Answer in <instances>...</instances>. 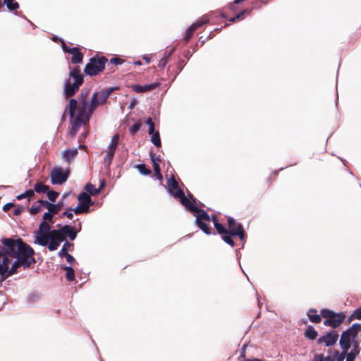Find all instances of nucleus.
I'll return each instance as SVG.
<instances>
[{"instance_id":"nucleus-1","label":"nucleus","mask_w":361,"mask_h":361,"mask_svg":"<svg viewBox=\"0 0 361 361\" xmlns=\"http://www.w3.org/2000/svg\"><path fill=\"white\" fill-rule=\"evenodd\" d=\"M113 88H106L99 92H96L92 96L89 102L90 90H83L80 92L78 100L71 99L66 106L63 116L68 114L71 117V128L69 134L75 137L80 128L83 126L85 129L88 127V123L94 111L99 106L105 104L112 93Z\"/></svg>"},{"instance_id":"nucleus-2","label":"nucleus","mask_w":361,"mask_h":361,"mask_svg":"<svg viewBox=\"0 0 361 361\" xmlns=\"http://www.w3.org/2000/svg\"><path fill=\"white\" fill-rule=\"evenodd\" d=\"M212 222L217 233L221 235V238L225 243L232 247L235 246L233 237L238 236L240 240H243L245 233L243 225L237 222L233 218L229 217L227 220L228 228L217 220L216 215H212Z\"/></svg>"},{"instance_id":"nucleus-3","label":"nucleus","mask_w":361,"mask_h":361,"mask_svg":"<svg viewBox=\"0 0 361 361\" xmlns=\"http://www.w3.org/2000/svg\"><path fill=\"white\" fill-rule=\"evenodd\" d=\"M84 82L83 75L78 66H69V78L64 84V94L71 97L78 91Z\"/></svg>"},{"instance_id":"nucleus-4","label":"nucleus","mask_w":361,"mask_h":361,"mask_svg":"<svg viewBox=\"0 0 361 361\" xmlns=\"http://www.w3.org/2000/svg\"><path fill=\"white\" fill-rule=\"evenodd\" d=\"M168 192L173 196L174 198L178 199L180 202L185 208L192 203H195V198L192 195L188 194V197H185L184 192L179 188L178 182L173 176H171L166 182Z\"/></svg>"},{"instance_id":"nucleus-5","label":"nucleus","mask_w":361,"mask_h":361,"mask_svg":"<svg viewBox=\"0 0 361 361\" xmlns=\"http://www.w3.org/2000/svg\"><path fill=\"white\" fill-rule=\"evenodd\" d=\"M186 209L192 213L197 214L196 215V224L206 234H211V228L208 224L212 221V216L210 217L207 212L198 208L196 202L192 203Z\"/></svg>"},{"instance_id":"nucleus-6","label":"nucleus","mask_w":361,"mask_h":361,"mask_svg":"<svg viewBox=\"0 0 361 361\" xmlns=\"http://www.w3.org/2000/svg\"><path fill=\"white\" fill-rule=\"evenodd\" d=\"M361 331V324H354L347 330L344 331L341 336L339 344L344 353H347L351 346V343L357 341L356 340L358 333Z\"/></svg>"},{"instance_id":"nucleus-7","label":"nucleus","mask_w":361,"mask_h":361,"mask_svg":"<svg viewBox=\"0 0 361 361\" xmlns=\"http://www.w3.org/2000/svg\"><path fill=\"white\" fill-rule=\"evenodd\" d=\"M320 313L322 317L325 319L324 325L333 329L339 327L346 317L345 312L336 313L329 309H323Z\"/></svg>"},{"instance_id":"nucleus-8","label":"nucleus","mask_w":361,"mask_h":361,"mask_svg":"<svg viewBox=\"0 0 361 361\" xmlns=\"http://www.w3.org/2000/svg\"><path fill=\"white\" fill-rule=\"evenodd\" d=\"M108 61L105 56L96 55L90 59L86 64L85 73L90 76H94L101 73L105 68V64Z\"/></svg>"},{"instance_id":"nucleus-9","label":"nucleus","mask_w":361,"mask_h":361,"mask_svg":"<svg viewBox=\"0 0 361 361\" xmlns=\"http://www.w3.org/2000/svg\"><path fill=\"white\" fill-rule=\"evenodd\" d=\"M70 176L69 168L63 169L61 166H55L49 173L50 180L53 185H62L68 180Z\"/></svg>"},{"instance_id":"nucleus-10","label":"nucleus","mask_w":361,"mask_h":361,"mask_svg":"<svg viewBox=\"0 0 361 361\" xmlns=\"http://www.w3.org/2000/svg\"><path fill=\"white\" fill-rule=\"evenodd\" d=\"M118 140L119 135L116 133L112 137L110 144L109 145L107 149L104 152V153H105V156L104 157V162L107 166H109L112 163L116 148L118 145Z\"/></svg>"},{"instance_id":"nucleus-11","label":"nucleus","mask_w":361,"mask_h":361,"mask_svg":"<svg viewBox=\"0 0 361 361\" xmlns=\"http://www.w3.org/2000/svg\"><path fill=\"white\" fill-rule=\"evenodd\" d=\"M61 47L65 53L71 54V61L73 64H78L82 62L83 54L78 47H71L61 39Z\"/></svg>"},{"instance_id":"nucleus-12","label":"nucleus","mask_w":361,"mask_h":361,"mask_svg":"<svg viewBox=\"0 0 361 361\" xmlns=\"http://www.w3.org/2000/svg\"><path fill=\"white\" fill-rule=\"evenodd\" d=\"M202 17H206V25L208 23L212 25L220 24L226 18V14L221 11H210Z\"/></svg>"},{"instance_id":"nucleus-13","label":"nucleus","mask_w":361,"mask_h":361,"mask_svg":"<svg viewBox=\"0 0 361 361\" xmlns=\"http://www.w3.org/2000/svg\"><path fill=\"white\" fill-rule=\"evenodd\" d=\"M207 19L206 17L200 18L196 22L192 23L186 30L183 40L185 43H188L191 37L193 36L195 32L201 27L202 26L206 25Z\"/></svg>"},{"instance_id":"nucleus-14","label":"nucleus","mask_w":361,"mask_h":361,"mask_svg":"<svg viewBox=\"0 0 361 361\" xmlns=\"http://www.w3.org/2000/svg\"><path fill=\"white\" fill-rule=\"evenodd\" d=\"M338 334L336 331H330L324 336H320L317 341V344L324 343L326 347L334 345L338 341Z\"/></svg>"},{"instance_id":"nucleus-15","label":"nucleus","mask_w":361,"mask_h":361,"mask_svg":"<svg viewBox=\"0 0 361 361\" xmlns=\"http://www.w3.org/2000/svg\"><path fill=\"white\" fill-rule=\"evenodd\" d=\"M64 206L63 201H59L57 204H52L47 201V222L51 221L55 214H57Z\"/></svg>"},{"instance_id":"nucleus-16","label":"nucleus","mask_w":361,"mask_h":361,"mask_svg":"<svg viewBox=\"0 0 361 361\" xmlns=\"http://www.w3.org/2000/svg\"><path fill=\"white\" fill-rule=\"evenodd\" d=\"M146 124L149 126L148 133L151 136L152 142L157 147H160L161 145V139L159 131L154 130V123L152 118H148L146 121Z\"/></svg>"},{"instance_id":"nucleus-17","label":"nucleus","mask_w":361,"mask_h":361,"mask_svg":"<svg viewBox=\"0 0 361 361\" xmlns=\"http://www.w3.org/2000/svg\"><path fill=\"white\" fill-rule=\"evenodd\" d=\"M35 243L45 246V214L42 216L39 231L36 233Z\"/></svg>"},{"instance_id":"nucleus-18","label":"nucleus","mask_w":361,"mask_h":361,"mask_svg":"<svg viewBox=\"0 0 361 361\" xmlns=\"http://www.w3.org/2000/svg\"><path fill=\"white\" fill-rule=\"evenodd\" d=\"M160 84L161 83L159 82L148 84V85H145L135 84V85H132L130 86V87L136 93H144V92H149V91H152V90L156 89L157 87H159Z\"/></svg>"},{"instance_id":"nucleus-19","label":"nucleus","mask_w":361,"mask_h":361,"mask_svg":"<svg viewBox=\"0 0 361 361\" xmlns=\"http://www.w3.org/2000/svg\"><path fill=\"white\" fill-rule=\"evenodd\" d=\"M50 229V226L47 224V232ZM61 243H58L55 240L52 236L47 233V245L48 246L49 250H55L58 248Z\"/></svg>"},{"instance_id":"nucleus-20","label":"nucleus","mask_w":361,"mask_h":361,"mask_svg":"<svg viewBox=\"0 0 361 361\" xmlns=\"http://www.w3.org/2000/svg\"><path fill=\"white\" fill-rule=\"evenodd\" d=\"M61 230L66 238L68 237L71 240L75 239L77 236V232L74 229L73 226L66 225L61 228Z\"/></svg>"},{"instance_id":"nucleus-21","label":"nucleus","mask_w":361,"mask_h":361,"mask_svg":"<svg viewBox=\"0 0 361 361\" xmlns=\"http://www.w3.org/2000/svg\"><path fill=\"white\" fill-rule=\"evenodd\" d=\"M78 154V149H69L63 152V158L68 163L72 161Z\"/></svg>"},{"instance_id":"nucleus-22","label":"nucleus","mask_w":361,"mask_h":361,"mask_svg":"<svg viewBox=\"0 0 361 361\" xmlns=\"http://www.w3.org/2000/svg\"><path fill=\"white\" fill-rule=\"evenodd\" d=\"M104 180L102 182L99 188H96L94 187V185H93L92 184L88 183L85 186V190L87 191V193L90 195H90H97L100 192V191H101L102 188L104 187Z\"/></svg>"},{"instance_id":"nucleus-23","label":"nucleus","mask_w":361,"mask_h":361,"mask_svg":"<svg viewBox=\"0 0 361 361\" xmlns=\"http://www.w3.org/2000/svg\"><path fill=\"white\" fill-rule=\"evenodd\" d=\"M307 316L310 321L314 324H319L322 322V316L317 314V311L316 310L312 309L307 312Z\"/></svg>"},{"instance_id":"nucleus-24","label":"nucleus","mask_w":361,"mask_h":361,"mask_svg":"<svg viewBox=\"0 0 361 361\" xmlns=\"http://www.w3.org/2000/svg\"><path fill=\"white\" fill-rule=\"evenodd\" d=\"M79 204L85 206L86 207L90 209L91 205V197L89 194L87 192H82L78 196Z\"/></svg>"},{"instance_id":"nucleus-25","label":"nucleus","mask_w":361,"mask_h":361,"mask_svg":"<svg viewBox=\"0 0 361 361\" xmlns=\"http://www.w3.org/2000/svg\"><path fill=\"white\" fill-rule=\"evenodd\" d=\"M304 336L306 338L312 341L316 339V338L318 336V334L312 326L309 325L304 331Z\"/></svg>"},{"instance_id":"nucleus-26","label":"nucleus","mask_w":361,"mask_h":361,"mask_svg":"<svg viewBox=\"0 0 361 361\" xmlns=\"http://www.w3.org/2000/svg\"><path fill=\"white\" fill-rule=\"evenodd\" d=\"M49 234L59 243H61L66 240V236L63 233L61 228L59 230H53Z\"/></svg>"},{"instance_id":"nucleus-27","label":"nucleus","mask_w":361,"mask_h":361,"mask_svg":"<svg viewBox=\"0 0 361 361\" xmlns=\"http://www.w3.org/2000/svg\"><path fill=\"white\" fill-rule=\"evenodd\" d=\"M62 269L66 271V279L68 281H73L75 280V271L71 267L63 266Z\"/></svg>"},{"instance_id":"nucleus-28","label":"nucleus","mask_w":361,"mask_h":361,"mask_svg":"<svg viewBox=\"0 0 361 361\" xmlns=\"http://www.w3.org/2000/svg\"><path fill=\"white\" fill-rule=\"evenodd\" d=\"M42 206H45V201L42 200H39L38 202H36L30 208V214H36L39 212Z\"/></svg>"},{"instance_id":"nucleus-29","label":"nucleus","mask_w":361,"mask_h":361,"mask_svg":"<svg viewBox=\"0 0 361 361\" xmlns=\"http://www.w3.org/2000/svg\"><path fill=\"white\" fill-rule=\"evenodd\" d=\"M4 4L10 11H15L19 7L18 3L15 1V0H4Z\"/></svg>"},{"instance_id":"nucleus-30","label":"nucleus","mask_w":361,"mask_h":361,"mask_svg":"<svg viewBox=\"0 0 361 361\" xmlns=\"http://www.w3.org/2000/svg\"><path fill=\"white\" fill-rule=\"evenodd\" d=\"M250 11H248L247 10L245 9L237 13L234 17L228 19V21L231 23H234L236 20H241L244 18V15L245 13L249 14Z\"/></svg>"},{"instance_id":"nucleus-31","label":"nucleus","mask_w":361,"mask_h":361,"mask_svg":"<svg viewBox=\"0 0 361 361\" xmlns=\"http://www.w3.org/2000/svg\"><path fill=\"white\" fill-rule=\"evenodd\" d=\"M59 195V192L49 190V188L47 185V197L49 201L55 202Z\"/></svg>"},{"instance_id":"nucleus-32","label":"nucleus","mask_w":361,"mask_h":361,"mask_svg":"<svg viewBox=\"0 0 361 361\" xmlns=\"http://www.w3.org/2000/svg\"><path fill=\"white\" fill-rule=\"evenodd\" d=\"M354 319H361V307L355 310L348 319V324Z\"/></svg>"},{"instance_id":"nucleus-33","label":"nucleus","mask_w":361,"mask_h":361,"mask_svg":"<svg viewBox=\"0 0 361 361\" xmlns=\"http://www.w3.org/2000/svg\"><path fill=\"white\" fill-rule=\"evenodd\" d=\"M149 156H150L151 161L152 162L153 168H154V166H159V164L161 161L160 156L157 155L152 151L150 152Z\"/></svg>"},{"instance_id":"nucleus-34","label":"nucleus","mask_w":361,"mask_h":361,"mask_svg":"<svg viewBox=\"0 0 361 361\" xmlns=\"http://www.w3.org/2000/svg\"><path fill=\"white\" fill-rule=\"evenodd\" d=\"M170 56H171V53L167 54L166 52L164 54V56L159 61V62L158 63V67L161 68H164L168 63Z\"/></svg>"},{"instance_id":"nucleus-35","label":"nucleus","mask_w":361,"mask_h":361,"mask_svg":"<svg viewBox=\"0 0 361 361\" xmlns=\"http://www.w3.org/2000/svg\"><path fill=\"white\" fill-rule=\"evenodd\" d=\"M142 123L140 121H138L134 123L129 129V132L130 135H135L140 129Z\"/></svg>"},{"instance_id":"nucleus-36","label":"nucleus","mask_w":361,"mask_h":361,"mask_svg":"<svg viewBox=\"0 0 361 361\" xmlns=\"http://www.w3.org/2000/svg\"><path fill=\"white\" fill-rule=\"evenodd\" d=\"M89 210H90L89 208H87L85 206L82 205V204H80L78 207H76L73 209V212L76 214H82V213H87L89 212Z\"/></svg>"},{"instance_id":"nucleus-37","label":"nucleus","mask_w":361,"mask_h":361,"mask_svg":"<svg viewBox=\"0 0 361 361\" xmlns=\"http://www.w3.org/2000/svg\"><path fill=\"white\" fill-rule=\"evenodd\" d=\"M137 168L138 169L139 171L142 174L149 175L151 173V171L149 169H147L145 164H138L137 166Z\"/></svg>"},{"instance_id":"nucleus-38","label":"nucleus","mask_w":361,"mask_h":361,"mask_svg":"<svg viewBox=\"0 0 361 361\" xmlns=\"http://www.w3.org/2000/svg\"><path fill=\"white\" fill-rule=\"evenodd\" d=\"M35 190L38 193H44L45 185L42 183H37L35 185Z\"/></svg>"},{"instance_id":"nucleus-39","label":"nucleus","mask_w":361,"mask_h":361,"mask_svg":"<svg viewBox=\"0 0 361 361\" xmlns=\"http://www.w3.org/2000/svg\"><path fill=\"white\" fill-rule=\"evenodd\" d=\"M34 195V192L32 190H27L26 192L17 196V199L20 200L24 198H30Z\"/></svg>"},{"instance_id":"nucleus-40","label":"nucleus","mask_w":361,"mask_h":361,"mask_svg":"<svg viewBox=\"0 0 361 361\" xmlns=\"http://www.w3.org/2000/svg\"><path fill=\"white\" fill-rule=\"evenodd\" d=\"M360 346H359V342H353V349L350 350V353H354L355 355H357L360 353Z\"/></svg>"},{"instance_id":"nucleus-41","label":"nucleus","mask_w":361,"mask_h":361,"mask_svg":"<svg viewBox=\"0 0 361 361\" xmlns=\"http://www.w3.org/2000/svg\"><path fill=\"white\" fill-rule=\"evenodd\" d=\"M345 355L346 353H344L343 352L340 353L338 350H336L334 353V356L336 357V361H343L344 358L345 357Z\"/></svg>"},{"instance_id":"nucleus-42","label":"nucleus","mask_w":361,"mask_h":361,"mask_svg":"<svg viewBox=\"0 0 361 361\" xmlns=\"http://www.w3.org/2000/svg\"><path fill=\"white\" fill-rule=\"evenodd\" d=\"M124 62V60L119 57H114L110 59V63L113 65H121Z\"/></svg>"},{"instance_id":"nucleus-43","label":"nucleus","mask_w":361,"mask_h":361,"mask_svg":"<svg viewBox=\"0 0 361 361\" xmlns=\"http://www.w3.org/2000/svg\"><path fill=\"white\" fill-rule=\"evenodd\" d=\"M74 245L69 242H66L62 247V251H72L73 250Z\"/></svg>"},{"instance_id":"nucleus-44","label":"nucleus","mask_w":361,"mask_h":361,"mask_svg":"<svg viewBox=\"0 0 361 361\" xmlns=\"http://www.w3.org/2000/svg\"><path fill=\"white\" fill-rule=\"evenodd\" d=\"M153 169H154V174H155V176L157 177V178H158L159 180H162V175L161 173L160 166H154V168H153Z\"/></svg>"},{"instance_id":"nucleus-45","label":"nucleus","mask_w":361,"mask_h":361,"mask_svg":"<svg viewBox=\"0 0 361 361\" xmlns=\"http://www.w3.org/2000/svg\"><path fill=\"white\" fill-rule=\"evenodd\" d=\"M345 357H346V361H354L356 357V355H355L354 353H348V351L345 355Z\"/></svg>"},{"instance_id":"nucleus-46","label":"nucleus","mask_w":361,"mask_h":361,"mask_svg":"<svg viewBox=\"0 0 361 361\" xmlns=\"http://www.w3.org/2000/svg\"><path fill=\"white\" fill-rule=\"evenodd\" d=\"M65 257L66 259V261L70 264L73 263L75 261L74 257L68 253H65Z\"/></svg>"},{"instance_id":"nucleus-47","label":"nucleus","mask_w":361,"mask_h":361,"mask_svg":"<svg viewBox=\"0 0 361 361\" xmlns=\"http://www.w3.org/2000/svg\"><path fill=\"white\" fill-rule=\"evenodd\" d=\"M13 207H14L13 203H7L4 206L3 209L4 212H8Z\"/></svg>"},{"instance_id":"nucleus-48","label":"nucleus","mask_w":361,"mask_h":361,"mask_svg":"<svg viewBox=\"0 0 361 361\" xmlns=\"http://www.w3.org/2000/svg\"><path fill=\"white\" fill-rule=\"evenodd\" d=\"M63 216H66L67 218L72 219L73 217V214L71 211H66L63 213Z\"/></svg>"},{"instance_id":"nucleus-49","label":"nucleus","mask_w":361,"mask_h":361,"mask_svg":"<svg viewBox=\"0 0 361 361\" xmlns=\"http://www.w3.org/2000/svg\"><path fill=\"white\" fill-rule=\"evenodd\" d=\"M37 298H38V295L37 294H32L28 297V300L30 302H33V301L36 300Z\"/></svg>"},{"instance_id":"nucleus-50","label":"nucleus","mask_w":361,"mask_h":361,"mask_svg":"<svg viewBox=\"0 0 361 361\" xmlns=\"http://www.w3.org/2000/svg\"><path fill=\"white\" fill-rule=\"evenodd\" d=\"M22 212H23V208H21V207L16 208V209H15V210L13 212V214L18 216V215H20L22 213Z\"/></svg>"},{"instance_id":"nucleus-51","label":"nucleus","mask_w":361,"mask_h":361,"mask_svg":"<svg viewBox=\"0 0 361 361\" xmlns=\"http://www.w3.org/2000/svg\"><path fill=\"white\" fill-rule=\"evenodd\" d=\"M243 361H264V360L262 359H258V358H248V359H245Z\"/></svg>"},{"instance_id":"nucleus-52","label":"nucleus","mask_w":361,"mask_h":361,"mask_svg":"<svg viewBox=\"0 0 361 361\" xmlns=\"http://www.w3.org/2000/svg\"><path fill=\"white\" fill-rule=\"evenodd\" d=\"M65 253H68L67 251H62V249L59 251V255L61 257H65Z\"/></svg>"},{"instance_id":"nucleus-53","label":"nucleus","mask_w":361,"mask_h":361,"mask_svg":"<svg viewBox=\"0 0 361 361\" xmlns=\"http://www.w3.org/2000/svg\"><path fill=\"white\" fill-rule=\"evenodd\" d=\"M324 361H333V360H332L331 357L329 355L326 357L324 356Z\"/></svg>"},{"instance_id":"nucleus-54","label":"nucleus","mask_w":361,"mask_h":361,"mask_svg":"<svg viewBox=\"0 0 361 361\" xmlns=\"http://www.w3.org/2000/svg\"><path fill=\"white\" fill-rule=\"evenodd\" d=\"M214 36V31L211 32L210 34L208 36L209 39L212 38Z\"/></svg>"},{"instance_id":"nucleus-55","label":"nucleus","mask_w":361,"mask_h":361,"mask_svg":"<svg viewBox=\"0 0 361 361\" xmlns=\"http://www.w3.org/2000/svg\"><path fill=\"white\" fill-rule=\"evenodd\" d=\"M4 5V2H1L0 1V9L3 7Z\"/></svg>"},{"instance_id":"nucleus-56","label":"nucleus","mask_w":361,"mask_h":361,"mask_svg":"<svg viewBox=\"0 0 361 361\" xmlns=\"http://www.w3.org/2000/svg\"><path fill=\"white\" fill-rule=\"evenodd\" d=\"M87 134V131H86L85 133H82V135L85 138L86 137Z\"/></svg>"},{"instance_id":"nucleus-57","label":"nucleus","mask_w":361,"mask_h":361,"mask_svg":"<svg viewBox=\"0 0 361 361\" xmlns=\"http://www.w3.org/2000/svg\"><path fill=\"white\" fill-rule=\"evenodd\" d=\"M79 147L81 148V149H85V148H86V146L80 145L79 146Z\"/></svg>"},{"instance_id":"nucleus-58","label":"nucleus","mask_w":361,"mask_h":361,"mask_svg":"<svg viewBox=\"0 0 361 361\" xmlns=\"http://www.w3.org/2000/svg\"><path fill=\"white\" fill-rule=\"evenodd\" d=\"M144 59H145V61H147V63H149V60L147 57H145Z\"/></svg>"},{"instance_id":"nucleus-59","label":"nucleus","mask_w":361,"mask_h":361,"mask_svg":"<svg viewBox=\"0 0 361 361\" xmlns=\"http://www.w3.org/2000/svg\"><path fill=\"white\" fill-rule=\"evenodd\" d=\"M221 28H216V29L214 30V31H216V32H220V31H221Z\"/></svg>"},{"instance_id":"nucleus-60","label":"nucleus","mask_w":361,"mask_h":361,"mask_svg":"<svg viewBox=\"0 0 361 361\" xmlns=\"http://www.w3.org/2000/svg\"><path fill=\"white\" fill-rule=\"evenodd\" d=\"M53 40H54V42H57V37H53Z\"/></svg>"},{"instance_id":"nucleus-61","label":"nucleus","mask_w":361,"mask_h":361,"mask_svg":"<svg viewBox=\"0 0 361 361\" xmlns=\"http://www.w3.org/2000/svg\"><path fill=\"white\" fill-rule=\"evenodd\" d=\"M135 63L137 64V65H140L141 62L140 61H136Z\"/></svg>"},{"instance_id":"nucleus-62","label":"nucleus","mask_w":361,"mask_h":361,"mask_svg":"<svg viewBox=\"0 0 361 361\" xmlns=\"http://www.w3.org/2000/svg\"><path fill=\"white\" fill-rule=\"evenodd\" d=\"M180 70H181V69L180 68V69L178 70V71L176 73V75H174V77H176V75H178V73L180 71Z\"/></svg>"}]
</instances>
